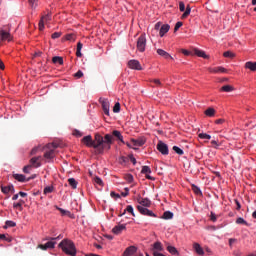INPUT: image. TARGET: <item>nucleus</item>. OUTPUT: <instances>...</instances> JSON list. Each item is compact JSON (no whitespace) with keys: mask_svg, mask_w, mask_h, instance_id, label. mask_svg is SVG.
I'll return each instance as SVG.
<instances>
[{"mask_svg":"<svg viewBox=\"0 0 256 256\" xmlns=\"http://www.w3.org/2000/svg\"><path fill=\"white\" fill-rule=\"evenodd\" d=\"M62 33L61 32H54L52 34V39H59V37H61Z\"/></svg>","mask_w":256,"mask_h":256,"instance_id":"8fccbe9b","label":"nucleus"},{"mask_svg":"<svg viewBox=\"0 0 256 256\" xmlns=\"http://www.w3.org/2000/svg\"><path fill=\"white\" fill-rule=\"evenodd\" d=\"M110 196H111L112 198H114V199H121V195H119V194H117V193H115V192H111V193H110Z\"/></svg>","mask_w":256,"mask_h":256,"instance_id":"5fc2aeb1","label":"nucleus"},{"mask_svg":"<svg viewBox=\"0 0 256 256\" xmlns=\"http://www.w3.org/2000/svg\"><path fill=\"white\" fill-rule=\"evenodd\" d=\"M126 229L127 227L125 226V224H119L112 229V232L114 233V235H120V233L122 231H125Z\"/></svg>","mask_w":256,"mask_h":256,"instance_id":"f8f14e48","label":"nucleus"},{"mask_svg":"<svg viewBox=\"0 0 256 256\" xmlns=\"http://www.w3.org/2000/svg\"><path fill=\"white\" fill-rule=\"evenodd\" d=\"M169 29H171V26H169V24H163L159 32L160 37H165V34L169 33Z\"/></svg>","mask_w":256,"mask_h":256,"instance_id":"a211bd4d","label":"nucleus"},{"mask_svg":"<svg viewBox=\"0 0 256 256\" xmlns=\"http://www.w3.org/2000/svg\"><path fill=\"white\" fill-rule=\"evenodd\" d=\"M58 247L62 249L63 253L70 256L77 255V248H75V243H73L70 239L62 240Z\"/></svg>","mask_w":256,"mask_h":256,"instance_id":"f03ea898","label":"nucleus"},{"mask_svg":"<svg viewBox=\"0 0 256 256\" xmlns=\"http://www.w3.org/2000/svg\"><path fill=\"white\" fill-rule=\"evenodd\" d=\"M173 217V212L171 211H166L163 213L162 219H171Z\"/></svg>","mask_w":256,"mask_h":256,"instance_id":"473e14b6","label":"nucleus"},{"mask_svg":"<svg viewBox=\"0 0 256 256\" xmlns=\"http://www.w3.org/2000/svg\"><path fill=\"white\" fill-rule=\"evenodd\" d=\"M194 55H197V57H202V59H209V56L205 54V51L195 48L193 50Z\"/></svg>","mask_w":256,"mask_h":256,"instance_id":"6ab92c4d","label":"nucleus"},{"mask_svg":"<svg viewBox=\"0 0 256 256\" xmlns=\"http://www.w3.org/2000/svg\"><path fill=\"white\" fill-rule=\"evenodd\" d=\"M82 143H84L86 147H93V149L96 150V155H103L105 151L111 149V145H113V135L106 134L103 137L100 134H96L94 140L91 135H88L82 138Z\"/></svg>","mask_w":256,"mask_h":256,"instance_id":"f257e3e1","label":"nucleus"},{"mask_svg":"<svg viewBox=\"0 0 256 256\" xmlns=\"http://www.w3.org/2000/svg\"><path fill=\"white\" fill-rule=\"evenodd\" d=\"M157 53H158V55H160V57H164V59H172L173 60L171 55L167 51H165L163 49H158Z\"/></svg>","mask_w":256,"mask_h":256,"instance_id":"4be33fe9","label":"nucleus"},{"mask_svg":"<svg viewBox=\"0 0 256 256\" xmlns=\"http://www.w3.org/2000/svg\"><path fill=\"white\" fill-rule=\"evenodd\" d=\"M119 111H121V104L119 102H117L114 107H113V112L114 113H119Z\"/></svg>","mask_w":256,"mask_h":256,"instance_id":"ea45409f","label":"nucleus"},{"mask_svg":"<svg viewBox=\"0 0 256 256\" xmlns=\"http://www.w3.org/2000/svg\"><path fill=\"white\" fill-rule=\"evenodd\" d=\"M56 242L53 240H49L46 244H40L38 245L39 249H42V251H47V249H55Z\"/></svg>","mask_w":256,"mask_h":256,"instance_id":"1a4fd4ad","label":"nucleus"},{"mask_svg":"<svg viewBox=\"0 0 256 256\" xmlns=\"http://www.w3.org/2000/svg\"><path fill=\"white\" fill-rule=\"evenodd\" d=\"M0 239L3 241H8V243H11V238H7L5 234H0Z\"/></svg>","mask_w":256,"mask_h":256,"instance_id":"3c124183","label":"nucleus"},{"mask_svg":"<svg viewBox=\"0 0 256 256\" xmlns=\"http://www.w3.org/2000/svg\"><path fill=\"white\" fill-rule=\"evenodd\" d=\"M161 27H163V25H161V22H158V23L155 24L154 29L156 31H159V29L161 30Z\"/></svg>","mask_w":256,"mask_h":256,"instance_id":"052dcab7","label":"nucleus"},{"mask_svg":"<svg viewBox=\"0 0 256 256\" xmlns=\"http://www.w3.org/2000/svg\"><path fill=\"white\" fill-rule=\"evenodd\" d=\"M76 39H77V37L75 36V34H66L65 35L66 41H75Z\"/></svg>","mask_w":256,"mask_h":256,"instance_id":"72a5a7b5","label":"nucleus"},{"mask_svg":"<svg viewBox=\"0 0 256 256\" xmlns=\"http://www.w3.org/2000/svg\"><path fill=\"white\" fill-rule=\"evenodd\" d=\"M235 88L231 85H225V86H222L220 91H224L225 93H231V91H234Z\"/></svg>","mask_w":256,"mask_h":256,"instance_id":"bb28decb","label":"nucleus"},{"mask_svg":"<svg viewBox=\"0 0 256 256\" xmlns=\"http://www.w3.org/2000/svg\"><path fill=\"white\" fill-rule=\"evenodd\" d=\"M30 165L31 167H35L36 169L41 167V156L31 158Z\"/></svg>","mask_w":256,"mask_h":256,"instance_id":"9d476101","label":"nucleus"},{"mask_svg":"<svg viewBox=\"0 0 256 256\" xmlns=\"http://www.w3.org/2000/svg\"><path fill=\"white\" fill-rule=\"evenodd\" d=\"M193 249L198 255H205V251H203V248L199 243H194L193 244Z\"/></svg>","mask_w":256,"mask_h":256,"instance_id":"412c9836","label":"nucleus"},{"mask_svg":"<svg viewBox=\"0 0 256 256\" xmlns=\"http://www.w3.org/2000/svg\"><path fill=\"white\" fill-rule=\"evenodd\" d=\"M173 151L177 153V155H183V149L179 148L178 146H173Z\"/></svg>","mask_w":256,"mask_h":256,"instance_id":"e433bc0d","label":"nucleus"},{"mask_svg":"<svg viewBox=\"0 0 256 256\" xmlns=\"http://www.w3.org/2000/svg\"><path fill=\"white\" fill-rule=\"evenodd\" d=\"M145 47H147V38H145V34H142L137 40V49L140 53H143L145 51Z\"/></svg>","mask_w":256,"mask_h":256,"instance_id":"20e7f679","label":"nucleus"},{"mask_svg":"<svg viewBox=\"0 0 256 256\" xmlns=\"http://www.w3.org/2000/svg\"><path fill=\"white\" fill-rule=\"evenodd\" d=\"M13 178L20 183H27V181H31V178H26L23 174H13Z\"/></svg>","mask_w":256,"mask_h":256,"instance_id":"ddd939ff","label":"nucleus"},{"mask_svg":"<svg viewBox=\"0 0 256 256\" xmlns=\"http://www.w3.org/2000/svg\"><path fill=\"white\" fill-rule=\"evenodd\" d=\"M210 219H211V221H213V223H215V221H217V216L215 215V213L211 212Z\"/></svg>","mask_w":256,"mask_h":256,"instance_id":"13d9d810","label":"nucleus"},{"mask_svg":"<svg viewBox=\"0 0 256 256\" xmlns=\"http://www.w3.org/2000/svg\"><path fill=\"white\" fill-rule=\"evenodd\" d=\"M206 117H215V108H208L205 110Z\"/></svg>","mask_w":256,"mask_h":256,"instance_id":"a878e982","label":"nucleus"},{"mask_svg":"<svg viewBox=\"0 0 256 256\" xmlns=\"http://www.w3.org/2000/svg\"><path fill=\"white\" fill-rule=\"evenodd\" d=\"M223 56L228 58V59H233L235 57V53L231 52V51H226L223 53Z\"/></svg>","mask_w":256,"mask_h":256,"instance_id":"f704fd0d","label":"nucleus"},{"mask_svg":"<svg viewBox=\"0 0 256 256\" xmlns=\"http://www.w3.org/2000/svg\"><path fill=\"white\" fill-rule=\"evenodd\" d=\"M129 159H130L131 163H133V165H137V159H135V157L133 155H130Z\"/></svg>","mask_w":256,"mask_h":256,"instance_id":"bf43d9fd","label":"nucleus"},{"mask_svg":"<svg viewBox=\"0 0 256 256\" xmlns=\"http://www.w3.org/2000/svg\"><path fill=\"white\" fill-rule=\"evenodd\" d=\"M209 73H219V67L208 68Z\"/></svg>","mask_w":256,"mask_h":256,"instance_id":"603ef678","label":"nucleus"},{"mask_svg":"<svg viewBox=\"0 0 256 256\" xmlns=\"http://www.w3.org/2000/svg\"><path fill=\"white\" fill-rule=\"evenodd\" d=\"M137 252V247L135 246H129L126 248V250L123 253V256H131L134 255Z\"/></svg>","mask_w":256,"mask_h":256,"instance_id":"f3484780","label":"nucleus"},{"mask_svg":"<svg viewBox=\"0 0 256 256\" xmlns=\"http://www.w3.org/2000/svg\"><path fill=\"white\" fill-rule=\"evenodd\" d=\"M113 137H116L117 139H119V141H121V143H125V141H123V135H121V132L119 130H114L112 132Z\"/></svg>","mask_w":256,"mask_h":256,"instance_id":"393cba45","label":"nucleus"},{"mask_svg":"<svg viewBox=\"0 0 256 256\" xmlns=\"http://www.w3.org/2000/svg\"><path fill=\"white\" fill-rule=\"evenodd\" d=\"M74 77H76V79H81V77H83V71L78 70L77 73L74 74Z\"/></svg>","mask_w":256,"mask_h":256,"instance_id":"de8ad7c7","label":"nucleus"},{"mask_svg":"<svg viewBox=\"0 0 256 256\" xmlns=\"http://www.w3.org/2000/svg\"><path fill=\"white\" fill-rule=\"evenodd\" d=\"M138 203L140 207H144V208L151 207V200H149L148 198H139Z\"/></svg>","mask_w":256,"mask_h":256,"instance_id":"4468645a","label":"nucleus"},{"mask_svg":"<svg viewBox=\"0 0 256 256\" xmlns=\"http://www.w3.org/2000/svg\"><path fill=\"white\" fill-rule=\"evenodd\" d=\"M59 147V144L57 143H49L46 145V149H49L44 153L45 159H54L55 158V149Z\"/></svg>","mask_w":256,"mask_h":256,"instance_id":"7ed1b4c3","label":"nucleus"},{"mask_svg":"<svg viewBox=\"0 0 256 256\" xmlns=\"http://www.w3.org/2000/svg\"><path fill=\"white\" fill-rule=\"evenodd\" d=\"M49 21V15L43 16L39 22V29L43 31L45 29V22Z\"/></svg>","mask_w":256,"mask_h":256,"instance_id":"5701e85b","label":"nucleus"},{"mask_svg":"<svg viewBox=\"0 0 256 256\" xmlns=\"http://www.w3.org/2000/svg\"><path fill=\"white\" fill-rule=\"evenodd\" d=\"M179 10H180L181 12L185 11V3H183V2H180V3H179Z\"/></svg>","mask_w":256,"mask_h":256,"instance_id":"680f3d73","label":"nucleus"},{"mask_svg":"<svg viewBox=\"0 0 256 256\" xmlns=\"http://www.w3.org/2000/svg\"><path fill=\"white\" fill-rule=\"evenodd\" d=\"M191 15V6H187L184 10V13L182 14V19H187Z\"/></svg>","mask_w":256,"mask_h":256,"instance_id":"c756f323","label":"nucleus"},{"mask_svg":"<svg viewBox=\"0 0 256 256\" xmlns=\"http://www.w3.org/2000/svg\"><path fill=\"white\" fill-rule=\"evenodd\" d=\"M161 251H163V244H161V242H155L152 248L153 255H155V252L161 253Z\"/></svg>","mask_w":256,"mask_h":256,"instance_id":"2eb2a0df","label":"nucleus"},{"mask_svg":"<svg viewBox=\"0 0 256 256\" xmlns=\"http://www.w3.org/2000/svg\"><path fill=\"white\" fill-rule=\"evenodd\" d=\"M3 41H13V36L9 31L5 29H0V45Z\"/></svg>","mask_w":256,"mask_h":256,"instance_id":"39448f33","label":"nucleus"},{"mask_svg":"<svg viewBox=\"0 0 256 256\" xmlns=\"http://www.w3.org/2000/svg\"><path fill=\"white\" fill-rule=\"evenodd\" d=\"M47 193H53V187L47 186L44 188V195H47Z\"/></svg>","mask_w":256,"mask_h":256,"instance_id":"a18cd8bd","label":"nucleus"},{"mask_svg":"<svg viewBox=\"0 0 256 256\" xmlns=\"http://www.w3.org/2000/svg\"><path fill=\"white\" fill-rule=\"evenodd\" d=\"M17 223H15L14 221L11 220H7L6 221V226L4 227V229H7V227H16Z\"/></svg>","mask_w":256,"mask_h":256,"instance_id":"c9c22d12","label":"nucleus"},{"mask_svg":"<svg viewBox=\"0 0 256 256\" xmlns=\"http://www.w3.org/2000/svg\"><path fill=\"white\" fill-rule=\"evenodd\" d=\"M167 251L171 253V255H179V251L175 246H167Z\"/></svg>","mask_w":256,"mask_h":256,"instance_id":"cd10ccee","label":"nucleus"},{"mask_svg":"<svg viewBox=\"0 0 256 256\" xmlns=\"http://www.w3.org/2000/svg\"><path fill=\"white\" fill-rule=\"evenodd\" d=\"M100 103L102 105V109L104 111V114H106L109 117V100L100 99Z\"/></svg>","mask_w":256,"mask_h":256,"instance_id":"9b49d317","label":"nucleus"},{"mask_svg":"<svg viewBox=\"0 0 256 256\" xmlns=\"http://www.w3.org/2000/svg\"><path fill=\"white\" fill-rule=\"evenodd\" d=\"M122 197H127L129 195V188H125V192L121 193Z\"/></svg>","mask_w":256,"mask_h":256,"instance_id":"69168bd1","label":"nucleus"},{"mask_svg":"<svg viewBox=\"0 0 256 256\" xmlns=\"http://www.w3.org/2000/svg\"><path fill=\"white\" fill-rule=\"evenodd\" d=\"M181 27H183V22H177L174 27V33H177V31H179V29H181Z\"/></svg>","mask_w":256,"mask_h":256,"instance_id":"c03bdc74","label":"nucleus"},{"mask_svg":"<svg viewBox=\"0 0 256 256\" xmlns=\"http://www.w3.org/2000/svg\"><path fill=\"white\" fill-rule=\"evenodd\" d=\"M181 53H183V55H186V56L191 55V52H189V50H185V49H182Z\"/></svg>","mask_w":256,"mask_h":256,"instance_id":"774afa93","label":"nucleus"},{"mask_svg":"<svg viewBox=\"0 0 256 256\" xmlns=\"http://www.w3.org/2000/svg\"><path fill=\"white\" fill-rule=\"evenodd\" d=\"M125 180H126L128 183H133V175L127 174V175L125 176Z\"/></svg>","mask_w":256,"mask_h":256,"instance_id":"49530a36","label":"nucleus"},{"mask_svg":"<svg viewBox=\"0 0 256 256\" xmlns=\"http://www.w3.org/2000/svg\"><path fill=\"white\" fill-rule=\"evenodd\" d=\"M31 169V165H27L23 168L24 173H29V170Z\"/></svg>","mask_w":256,"mask_h":256,"instance_id":"338daca9","label":"nucleus"},{"mask_svg":"<svg viewBox=\"0 0 256 256\" xmlns=\"http://www.w3.org/2000/svg\"><path fill=\"white\" fill-rule=\"evenodd\" d=\"M192 190L196 195H202L201 189L197 187L196 185H192Z\"/></svg>","mask_w":256,"mask_h":256,"instance_id":"a19ab883","label":"nucleus"},{"mask_svg":"<svg viewBox=\"0 0 256 256\" xmlns=\"http://www.w3.org/2000/svg\"><path fill=\"white\" fill-rule=\"evenodd\" d=\"M236 223H237V225H248L247 221H245V219H243L241 217L237 218Z\"/></svg>","mask_w":256,"mask_h":256,"instance_id":"79ce46f5","label":"nucleus"},{"mask_svg":"<svg viewBox=\"0 0 256 256\" xmlns=\"http://www.w3.org/2000/svg\"><path fill=\"white\" fill-rule=\"evenodd\" d=\"M157 150L159 151V153H161L162 155H169V146H167V144H165L163 141H159L157 144Z\"/></svg>","mask_w":256,"mask_h":256,"instance_id":"423d86ee","label":"nucleus"},{"mask_svg":"<svg viewBox=\"0 0 256 256\" xmlns=\"http://www.w3.org/2000/svg\"><path fill=\"white\" fill-rule=\"evenodd\" d=\"M56 209H57L58 211H60V213H61L62 215H71V212H69V211H67V210H65V209H63V208H60L59 206H56Z\"/></svg>","mask_w":256,"mask_h":256,"instance_id":"58836bf2","label":"nucleus"},{"mask_svg":"<svg viewBox=\"0 0 256 256\" xmlns=\"http://www.w3.org/2000/svg\"><path fill=\"white\" fill-rule=\"evenodd\" d=\"M218 73H227V69H225V68L219 66V67H218Z\"/></svg>","mask_w":256,"mask_h":256,"instance_id":"0e129e2a","label":"nucleus"},{"mask_svg":"<svg viewBox=\"0 0 256 256\" xmlns=\"http://www.w3.org/2000/svg\"><path fill=\"white\" fill-rule=\"evenodd\" d=\"M152 83H154V84L157 85L158 87H161V80H159V79H154V80H152Z\"/></svg>","mask_w":256,"mask_h":256,"instance_id":"e2e57ef3","label":"nucleus"},{"mask_svg":"<svg viewBox=\"0 0 256 256\" xmlns=\"http://www.w3.org/2000/svg\"><path fill=\"white\" fill-rule=\"evenodd\" d=\"M94 181H95V183H96L97 185H103V180H101V178H99V177H95V178H94Z\"/></svg>","mask_w":256,"mask_h":256,"instance_id":"6e6d98bb","label":"nucleus"},{"mask_svg":"<svg viewBox=\"0 0 256 256\" xmlns=\"http://www.w3.org/2000/svg\"><path fill=\"white\" fill-rule=\"evenodd\" d=\"M68 183L72 189H77V180L75 178H69Z\"/></svg>","mask_w":256,"mask_h":256,"instance_id":"7c9ffc66","label":"nucleus"},{"mask_svg":"<svg viewBox=\"0 0 256 256\" xmlns=\"http://www.w3.org/2000/svg\"><path fill=\"white\" fill-rule=\"evenodd\" d=\"M137 209L141 215H146V217H157L153 211L143 207V206H137Z\"/></svg>","mask_w":256,"mask_h":256,"instance_id":"6e6552de","label":"nucleus"},{"mask_svg":"<svg viewBox=\"0 0 256 256\" xmlns=\"http://www.w3.org/2000/svg\"><path fill=\"white\" fill-rule=\"evenodd\" d=\"M28 1H29L32 8L37 7V0H28Z\"/></svg>","mask_w":256,"mask_h":256,"instance_id":"4d7b16f0","label":"nucleus"},{"mask_svg":"<svg viewBox=\"0 0 256 256\" xmlns=\"http://www.w3.org/2000/svg\"><path fill=\"white\" fill-rule=\"evenodd\" d=\"M52 63H55L58 65H63V57H60V56H55L52 58Z\"/></svg>","mask_w":256,"mask_h":256,"instance_id":"c85d7f7f","label":"nucleus"},{"mask_svg":"<svg viewBox=\"0 0 256 256\" xmlns=\"http://www.w3.org/2000/svg\"><path fill=\"white\" fill-rule=\"evenodd\" d=\"M1 191L2 193H4V195H7L9 193H15V187L13 185L1 186Z\"/></svg>","mask_w":256,"mask_h":256,"instance_id":"dca6fc26","label":"nucleus"},{"mask_svg":"<svg viewBox=\"0 0 256 256\" xmlns=\"http://www.w3.org/2000/svg\"><path fill=\"white\" fill-rule=\"evenodd\" d=\"M145 142V138L131 139V143H133L134 147H143Z\"/></svg>","mask_w":256,"mask_h":256,"instance_id":"aec40b11","label":"nucleus"},{"mask_svg":"<svg viewBox=\"0 0 256 256\" xmlns=\"http://www.w3.org/2000/svg\"><path fill=\"white\" fill-rule=\"evenodd\" d=\"M211 145H213L214 149H218V148H219V141H217V140H212V141H211Z\"/></svg>","mask_w":256,"mask_h":256,"instance_id":"864d4df0","label":"nucleus"},{"mask_svg":"<svg viewBox=\"0 0 256 256\" xmlns=\"http://www.w3.org/2000/svg\"><path fill=\"white\" fill-rule=\"evenodd\" d=\"M14 209H19V211H23V206L19 204V202L13 204Z\"/></svg>","mask_w":256,"mask_h":256,"instance_id":"09e8293b","label":"nucleus"},{"mask_svg":"<svg viewBox=\"0 0 256 256\" xmlns=\"http://www.w3.org/2000/svg\"><path fill=\"white\" fill-rule=\"evenodd\" d=\"M198 137H199V139H207V140L211 139V135H209L207 133H200V134H198Z\"/></svg>","mask_w":256,"mask_h":256,"instance_id":"4c0bfd02","label":"nucleus"},{"mask_svg":"<svg viewBox=\"0 0 256 256\" xmlns=\"http://www.w3.org/2000/svg\"><path fill=\"white\" fill-rule=\"evenodd\" d=\"M245 68L249 69L250 71H256V62H251V61L246 62Z\"/></svg>","mask_w":256,"mask_h":256,"instance_id":"b1692460","label":"nucleus"},{"mask_svg":"<svg viewBox=\"0 0 256 256\" xmlns=\"http://www.w3.org/2000/svg\"><path fill=\"white\" fill-rule=\"evenodd\" d=\"M125 211H127L128 213H131V215H132L133 217H135V212L133 211V206L128 205V206L126 207Z\"/></svg>","mask_w":256,"mask_h":256,"instance_id":"37998d69","label":"nucleus"},{"mask_svg":"<svg viewBox=\"0 0 256 256\" xmlns=\"http://www.w3.org/2000/svg\"><path fill=\"white\" fill-rule=\"evenodd\" d=\"M129 69H134L136 71H142L143 67H141V63L138 60H130L128 61Z\"/></svg>","mask_w":256,"mask_h":256,"instance_id":"0eeeda50","label":"nucleus"},{"mask_svg":"<svg viewBox=\"0 0 256 256\" xmlns=\"http://www.w3.org/2000/svg\"><path fill=\"white\" fill-rule=\"evenodd\" d=\"M141 173L143 175H148V174H151V168L149 166H143L142 167V170H141Z\"/></svg>","mask_w":256,"mask_h":256,"instance_id":"2f4dec72","label":"nucleus"}]
</instances>
